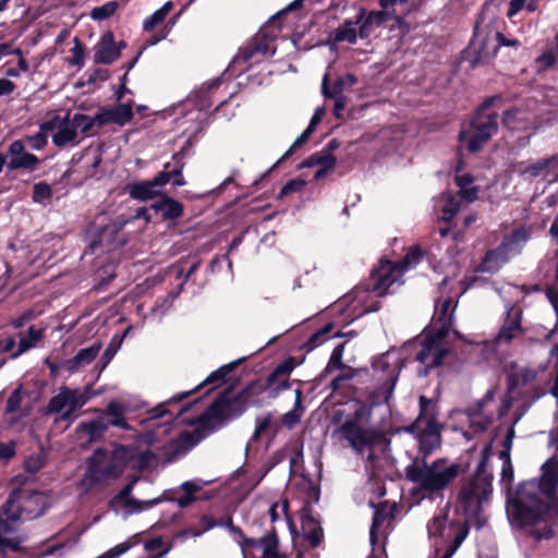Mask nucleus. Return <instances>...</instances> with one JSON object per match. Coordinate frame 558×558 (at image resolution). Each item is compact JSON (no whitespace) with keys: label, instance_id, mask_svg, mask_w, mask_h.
I'll return each mask as SVG.
<instances>
[{"label":"nucleus","instance_id":"nucleus-40","mask_svg":"<svg viewBox=\"0 0 558 558\" xmlns=\"http://www.w3.org/2000/svg\"><path fill=\"white\" fill-rule=\"evenodd\" d=\"M76 134L77 132L72 121L70 123L64 122L59 126L58 131L53 134L52 142L56 146L62 147L65 144L74 141Z\"/></svg>","mask_w":558,"mask_h":558},{"label":"nucleus","instance_id":"nucleus-58","mask_svg":"<svg viewBox=\"0 0 558 558\" xmlns=\"http://www.w3.org/2000/svg\"><path fill=\"white\" fill-rule=\"evenodd\" d=\"M167 16L158 9L143 22V29L151 32L158 24L162 23Z\"/></svg>","mask_w":558,"mask_h":558},{"label":"nucleus","instance_id":"nucleus-13","mask_svg":"<svg viewBox=\"0 0 558 558\" xmlns=\"http://www.w3.org/2000/svg\"><path fill=\"white\" fill-rule=\"evenodd\" d=\"M107 457V449L97 448L95 449L93 456L88 459L87 474L92 485L99 484L106 478L116 480L121 476L123 470L116 462L111 461L110 463L102 466V463Z\"/></svg>","mask_w":558,"mask_h":558},{"label":"nucleus","instance_id":"nucleus-24","mask_svg":"<svg viewBox=\"0 0 558 558\" xmlns=\"http://www.w3.org/2000/svg\"><path fill=\"white\" fill-rule=\"evenodd\" d=\"M328 83V74H325L322 83V93L324 97L343 96L344 90L351 89L357 83V77L352 73H347L338 76L331 87Z\"/></svg>","mask_w":558,"mask_h":558},{"label":"nucleus","instance_id":"nucleus-25","mask_svg":"<svg viewBox=\"0 0 558 558\" xmlns=\"http://www.w3.org/2000/svg\"><path fill=\"white\" fill-rule=\"evenodd\" d=\"M391 14L388 11H369L365 12L362 22L359 27V37L361 39H367L374 32L375 28L383 26L389 21Z\"/></svg>","mask_w":558,"mask_h":558},{"label":"nucleus","instance_id":"nucleus-3","mask_svg":"<svg viewBox=\"0 0 558 558\" xmlns=\"http://www.w3.org/2000/svg\"><path fill=\"white\" fill-rule=\"evenodd\" d=\"M501 95L486 97L474 110L468 123L459 132L458 140L470 154L480 153L485 145L498 133L499 114L489 111L496 102L501 101Z\"/></svg>","mask_w":558,"mask_h":558},{"label":"nucleus","instance_id":"nucleus-51","mask_svg":"<svg viewBox=\"0 0 558 558\" xmlns=\"http://www.w3.org/2000/svg\"><path fill=\"white\" fill-rule=\"evenodd\" d=\"M494 420L493 414H482L480 417L469 420V426L475 434L484 433L492 425Z\"/></svg>","mask_w":558,"mask_h":558},{"label":"nucleus","instance_id":"nucleus-33","mask_svg":"<svg viewBox=\"0 0 558 558\" xmlns=\"http://www.w3.org/2000/svg\"><path fill=\"white\" fill-rule=\"evenodd\" d=\"M105 415L110 417L106 420L109 426L119 427L123 430H130L131 426L124 416V408L117 401H110L105 410Z\"/></svg>","mask_w":558,"mask_h":558},{"label":"nucleus","instance_id":"nucleus-22","mask_svg":"<svg viewBox=\"0 0 558 558\" xmlns=\"http://www.w3.org/2000/svg\"><path fill=\"white\" fill-rule=\"evenodd\" d=\"M119 59V50L116 49L114 35L107 31L95 48L94 62L97 64H112Z\"/></svg>","mask_w":558,"mask_h":558},{"label":"nucleus","instance_id":"nucleus-45","mask_svg":"<svg viewBox=\"0 0 558 558\" xmlns=\"http://www.w3.org/2000/svg\"><path fill=\"white\" fill-rule=\"evenodd\" d=\"M332 329L333 324L329 323L325 325L323 328L315 331L305 343L306 350L312 351L319 347L322 343H324L327 340L328 335L332 331Z\"/></svg>","mask_w":558,"mask_h":558},{"label":"nucleus","instance_id":"nucleus-26","mask_svg":"<svg viewBox=\"0 0 558 558\" xmlns=\"http://www.w3.org/2000/svg\"><path fill=\"white\" fill-rule=\"evenodd\" d=\"M137 478L134 477L131 482H129L116 496H113L109 505L113 506L117 502H122L124 507H131L134 508L137 511H141L143 509V505L145 504L148 507L155 506L160 502V498L151 499L149 501H140L131 496L134 484L136 483Z\"/></svg>","mask_w":558,"mask_h":558},{"label":"nucleus","instance_id":"nucleus-18","mask_svg":"<svg viewBox=\"0 0 558 558\" xmlns=\"http://www.w3.org/2000/svg\"><path fill=\"white\" fill-rule=\"evenodd\" d=\"M191 395H192V391L181 392V393L173 396L169 400L159 403L158 405H156L155 408H153L151 410H149L147 412V415H148L147 420H150V421L159 420V418H162V417L169 415L170 417L167 421V424H171L177 417H179L183 413L187 412L191 409L192 404L197 402V400H194L193 402L183 404L177 414L172 413V411L170 410V405L182 402L183 400L187 399Z\"/></svg>","mask_w":558,"mask_h":558},{"label":"nucleus","instance_id":"nucleus-10","mask_svg":"<svg viewBox=\"0 0 558 558\" xmlns=\"http://www.w3.org/2000/svg\"><path fill=\"white\" fill-rule=\"evenodd\" d=\"M372 366L376 371H383V372L387 371L388 372V377L386 378V380L379 387H377L375 390L369 392V395L367 396V400H366L367 404L369 407L374 408V407L380 405L383 403H388V401L392 397V393H393V390H395V387H396V384H397V380L399 377V371H397L396 367L388 369L389 365H388L386 355H381V356L377 357L373 362Z\"/></svg>","mask_w":558,"mask_h":558},{"label":"nucleus","instance_id":"nucleus-61","mask_svg":"<svg viewBox=\"0 0 558 558\" xmlns=\"http://www.w3.org/2000/svg\"><path fill=\"white\" fill-rule=\"evenodd\" d=\"M5 549H10L13 553H22V539L4 537L0 539V553H4Z\"/></svg>","mask_w":558,"mask_h":558},{"label":"nucleus","instance_id":"nucleus-35","mask_svg":"<svg viewBox=\"0 0 558 558\" xmlns=\"http://www.w3.org/2000/svg\"><path fill=\"white\" fill-rule=\"evenodd\" d=\"M264 392H267V390L263 385V379L260 378L250 381L241 391H239L241 397L245 400L247 407L259 405V397Z\"/></svg>","mask_w":558,"mask_h":558},{"label":"nucleus","instance_id":"nucleus-62","mask_svg":"<svg viewBox=\"0 0 558 558\" xmlns=\"http://www.w3.org/2000/svg\"><path fill=\"white\" fill-rule=\"evenodd\" d=\"M468 532H469V527L464 526L461 531H459L457 533V535L454 536V538L452 541V544L445 551V554L448 557L451 558L452 555L457 551V549L461 546V544L463 543V541L465 539V537L468 535Z\"/></svg>","mask_w":558,"mask_h":558},{"label":"nucleus","instance_id":"nucleus-17","mask_svg":"<svg viewBox=\"0 0 558 558\" xmlns=\"http://www.w3.org/2000/svg\"><path fill=\"white\" fill-rule=\"evenodd\" d=\"M133 117V101L131 100L125 104H119L112 108L100 107L96 113V121L98 126H104L109 123L124 126L132 121Z\"/></svg>","mask_w":558,"mask_h":558},{"label":"nucleus","instance_id":"nucleus-55","mask_svg":"<svg viewBox=\"0 0 558 558\" xmlns=\"http://www.w3.org/2000/svg\"><path fill=\"white\" fill-rule=\"evenodd\" d=\"M172 159H173V161H175V170L172 171V179H173L172 184L175 187L183 186L186 183L185 179L182 174L184 163L182 161V158L178 154H174Z\"/></svg>","mask_w":558,"mask_h":558},{"label":"nucleus","instance_id":"nucleus-23","mask_svg":"<svg viewBox=\"0 0 558 558\" xmlns=\"http://www.w3.org/2000/svg\"><path fill=\"white\" fill-rule=\"evenodd\" d=\"M420 413L416 420L410 425V429H418L420 426H441L438 422L437 402L426 396L418 399Z\"/></svg>","mask_w":558,"mask_h":558},{"label":"nucleus","instance_id":"nucleus-32","mask_svg":"<svg viewBox=\"0 0 558 558\" xmlns=\"http://www.w3.org/2000/svg\"><path fill=\"white\" fill-rule=\"evenodd\" d=\"M101 349L100 342H95L88 348L81 349L73 359L68 361V369L75 371L83 365L90 364L98 355Z\"/></svg>","mask_w":558,"mask_h":558},{"label":"nucleus","instance_id":"nucleus-46","mask_svg":"<svg viewBox=\"0 0 558 558\" xmlns=\"http://www.w3.org/2000/svg\"><path fill=\"white\" fill-rule=\"evenodd\" d=\"M117 1H108L100 7H96L90 11V17L95 21H104L111 17L118 10Z\"/></svg>","mask_w":558,"mask_h":558},{"label":"nucleus","instance_id":"nucleus-44","mask_svg":"<svg viewBox=\"0 0 558 558\" xmlns=\"http://www.w3.org/2000/svg\"><path fill=\"white\" fill-rule=\"evenodd\" d=\"M449 354V350L448 349H444V350H433V351H429L427 354H426V357L424 359L425 361H418L420 363H422L423 365H425V371H424V374L427 375L429 369L434 368V367H438L442 364L445 357Z\"/></svg>","mask_w":558,"mask_h":558},{"label":"nucleus","instance_id":"nucleus-11","mask_svg":"<svg viewBox=\"0 0 558 558\" xmlns=\"http://www.w3.org/2000/svg\"><path fill=\"white\" fill-rule=\"evenodd\" d=\"M339 433L359 453L384 438L380 432L366 429L361 424H355L354 421H344L339 427Z\"/></svg>","mask_w":558,"mask_h":558},{"label":"nucleus","instance_id":"nucleus-36","mask_svg":"<svg viewBox=\"0 0 558 558\" xmlns=\"http://www.w3.org/2000/svg\"><path fill=\"white\" fill-rule=\"evenodd\" d=\"M242 362V360H238L226 365H222L218 369L214 371L202 384L192 389V393L201 389L203 386L214 384L216 387L220 386L226 381L227 375H229L232 371H234L238 365Z\"/></svg>","mask_w":558,"mask_h":558},{"label":"nucleus","instance_id":"nucleus-48","mask_svg":"<svg viewBox=\"0 0 558 558\" xmlns=\"http://www.w3.org/2000/svg\"><path fill=\"white\" fill-rule=\"evenodd\" d=\"M444 350L441 342L434 338L433 332H427L422 341V349L416 354V361H425L426 354L433 350Z\"/></svg>","mask_w":558,"mask_h":558},{"label":"nucleus","instance_id":"nucleus-50","mask_svg":"<svg viewBox=\"0 0 558 558\" xmlns=\"http://www.w3.org/2000/svg\"><path fill=\"white\" fill-rule=\"evenodd\" d=\"M344 351V343L338 344L331 352L330 359L328 361L327 366L324 369L325 373H330L333 369H342L345 368V364L342 362Z\"/></svg>","mask_w":558,"mask_h":558},{"label":"nucleus","instance_id":"nucleus-47","mask_svg":"<svg viewBox=\"0 0 558 558\" xmlns=\"http://www.w3.org/2000/svg\"><path fill=\"white\" fill-rule=\"evenodd\" d=\"M73 44L72 56L66 61L70 65L82 68L85 63V46L78 37H74Z\"/></svg>","mask_w":558,"mask_h":558},{"label":"nucleus","instance_id":"nucleus-4","mask_svg":"<svg viewBox=\"0 0 558 558\" xmlns=\"http://www.w3.org/2000/svg\"><path fill=\"white\" fill-rule=\"evenodd\" d=\"M490 453L492 446L486 445L482 450L481 460L474 475L462 484L458 494V508L468 519L480 517L483 502L488 499L493 492V474L487 471Z\"/></svg>","mask_w":558,"mask_h":558},{"label":"nucleus","instance_id":"nucleus-15","mask_svg":"<svg viewBox=\"0 0 558 558\" xmlns=\"http://www.w3.org/2000/svg\"><path fill=\"white\" fill-rule=\"evenodd\" d=\"M193 421L190 422L191 425ZM193 430H183L179 434V436L171 441H169L168 457L167 461L172 462L178 456L187 452L194 446H196L203 438L206 436V432H211L213 427L209 424V427H203L201 424Z\"/></svg>","mask_w":558,"mask_h":558},{"label":"nucleus","instance_id":"nucleus-9","mask_svg":"<svg viewBox=\"0 0 558 558\" xmlns=\"http://www.w3.org/2000/svg\"><path fill=\"white\" fill-rule=\"evenodd\" d=\"M233 389L234 385H231L220 391L205 412L194 418L192 424H201L203 427H209L210 421L223 423L240 417L248 407L239 392L233 393Z\"/></svg>","mask_w":558,"mask_h":558},{"label":"nucleus","instance_id":"nucleus-64","mask_svg":"<svg viewBox=\"0 0 558 558\" xmlns=\"http://www.w3.org/2000/svg\"><path fill=\"white\" fill-rule=\"evenodd\" d=\"M16 454V441L0 442V460L9 461Z\"/></svg>","mask_w":558,"mask_h":558},{"label":"nucleus","instance_id":"nucleus-31","mask_svg":"<svg viewBox=\"0 0 558 558\" xmlns=\"http://www.w3.org/2000/svg\"><path fill=\"white\" fill-rule=\"evenodd\" d=\"M262 556L260 558H288L279 551V537L275 526H271L264 536H262Z\"/></svg>","mask_w":558,"mask_h":558},{"label":"nucleus","instance_id":"nucleus-28","mask_svg":"<svg viewBox=\"0 0 558 558\" xmlns=\"http://www.w3.org/2000/svg\"><path fill=\"white\" fill-rule=\"evenodd\" d=\"M508 260V254L500 250L499 245L496 248L488 250L483 256L480 265L476 267L478 272L494 274Z\"/></svg>","mask_w":558,"mask_h":558},{"label":"nucleus","instance_id":"nucleus-41","mask_svg":"<svg viewBox=\"0 0 558 558\" xmlns=\"http://www.w3.org/2000/svg\"><path fill=\"white\" fill-rule=\"evenodd\" d=\"M71 396V389L68 387H62L58 395L53 396L47 405V413H61V411L69 407Z\"/></svg>","mask_w":558,"mask_h":558},{"label":"nucleus","instance_id":"nucleus-16","mask_svg":"<svg viewBox=\"0 0 558 558\" xmlns=\"http://www.w3.org/2000/svg\"><path fill=\"white\" fill-rule=\"evenodd\" d=\"M5 155L7 159L9 158L7 163L9 171L25 170L33 172L40 165V159L36 155L26 151L24 142L21 140L13 141L9 145Z\"/></svg>","mask_w":558,"mask_h":558},{"label":"nucleus","instance_id":"nucleus-7","mask_svg":"<svg viewBox=\"0 0 558 558\" xmlns=\"http://www.w3.org/2000/svg\"><path fill=\"white\" fill-rule=\"evenodd\" d=\"M303 1L304 0H294L286 9L271 16L268 21V25L262 28L245 47L240 49L239 53L233 59V63H247L252 61L255 56H267L269 44L276 40L281 31L280 20L286 16L289 11L300 9Z\"/></svg>","mask_w":558,"mask_h":558},{"label":"nucleus","instance_id":"nucleus-27","mask_svg":"<svg viewBox=\"0 0 558 558\" xmlns=\"http://www.w3.org/2000/svg\"><path fill=\"white\" fill-rule=\"evenodd\" d=\"M530 238L531 229L526 227H519L502 239L499 247L508 255L512 252L520 253L522 245L525 244Z\"/></svg>","mask_w":558,"mask_h":558},{"label":"nucleus","instance_id":"nucleus-34","mask_svg":"<svg viewBox=\"0 0 558 558\" xmlns=\"http://www.w3.org/2000/svg\"><path fill=\"white\" fill-rule=\"evenodd\" d=\"M108 428L109 425L105 417H97L87 422H82L77 427L78 432L86 434L92 441L101 439Z\"/></svg>","mask_w":558,"mask_h":558},{"label":"nucleus","instance_id":"nucleus-37","mask_svg":"<svg viewBox=\"0 0 558 558\" xmlns=\"http://www.w3.org/2000/svg\"><path fill=\"white\" fill-rule=\"evenodd\" d=\"M121 229H122V226L119 223H116V222L108 223V225L104 226L97 234V240H94L90 243L92 251H94L96 248V246H98V245L110 246L113 243V241L116 240V238L119 234V232L121 231Z\"/></svg>","mask_w":558,"mask_h":558},{"label":"nucleus","instance_id":"nucleus-20","mask_svg":"<svg viewBox=\"0 0 558 558\" xmlns=\"http://www.w3.org/2000/svg\"><path fill=\"white\" fill-rule=\"evenodd\" d=\"M150 209L159 215L163 221H175L183 216L184 206L181 202L162 193L159 198L150 204Z\"/></svg>","mask_w":558,"mask_h":558},{"label":"nucleus","instance_id":"nucleus-53","mask_svg":"<svg viewBox=\"0 0 558 558\" xmlns=\"http://www.w3.org/2000/svg\"><path fill=\"white\" fill-rule=\"evenodd\" d=\"M359 408L355 409L353 415L348 417L345 421H354L355 424H360L362 421L367 420L372 413V407L366 401L356 400Z\"/></svg>","mask_w":558,"mask_h":558},{"label":"nucleus","instance_id":"nucleus-2","mask_svg":"<svg viewBox=\"0 0 558 558\" xmlns=\"http://www.w3.org/2000/svg\"><path fill=\"white\" fill-rule=\"evenodd\" d=\"M502 24L504 21L499 16V9L494 4V0L485 1L473 28V38L462 52L463 60L469 61L472 69L497 56L498 46L493 44L501 34Z\"/></svg>","mask_w":558,"mask_h":558},{"label":"nucleus","instance_id":"nucleus-1","mask_svg":"<svg viewBox=\"0 0 558 558\" xmlns=\"http://www.w3.org/2000/svg\"><path fill=\"white\" fill-rule=\"evenodd\" d=\"M533 485H519L509 494L506 509L511 525L535 541L550 539L558 527V512L535 496Z\"/></svg>","mask_w":558,"mask_h":558},{"label":"nucleus","instance_id":"nucleus-5","mask_svg":"<svg viewBox=\"0 0 558 558\" xmlns=\"http://www.w3.org/2000/svg\"><path fill=\"white\" fill-rule=\"evenodd\" d=\"M463 471L459 463L447 465L446 459H437L432 464L412 462L405 468V475L423 490L434 494L446 489Z\"/></svg>","mask_w":558,"mask_h":558},{"label":"nucleus","instance_id":"nucleus-8","mask_svg":"<svg viewBox=\"0 0 558 558\" xmlns=\"http://www.w3.org/2000/svg\"><path fill=\"white\" fill-rule=\"evenodd\" d=\"M46 496L37 490L14 489L1 507V511L12 521L34 520L45 513Z\"/></svg>","mask_w":558,"mask_h":558},{"label":"nucleus","instance_id":"nucleus-43","mask_svg":"<svg viewBox=\"0 0 558 558\" xmlns=\"http://www.w3.org/2000/svg\"><path fill=\"white\" fill-rule=\"evenodd\" d=\"M521 332V319L520 317L510 318L506 320L504 326L501 327L498 338L499 340H504L506 342H510L515 338L517 333Z\"/></svg>","mask_w":558,"mask_h":558},{"label":"nucleus","instance_id":"nucleus-14","mask_svg":"<svg viewBox=\"0 0 558 558\" xmlns=\"http://www.w3.org/2000/svg\"><path fill=\"white\" fill-rule=\"evenodd\" d=\"M298 365L295 357L289 356L263 380L269 398H277L282 391L291 388L290 375Z\"/></svg>","mask_w":558,"mask_h":558},{"label":"nucleus","instance_id":"nucleus-29","mask_svg":"<svg viewBox=\"0 0 558 558\" xmlns=\"http://www.w3.org/2000/svg\"><path fill=\"white\" fill-rule=\"evenodd\" d=\"M365 9H361L356 15L355 21L345 20L333 33V40L336 43L348 41L355 44L359 33L355 31V25L360 24L364 17Z\"/></svg>","mask_w":558,"mask_h":558},{"label":"nucleus","instance_id":"nucleus-30","mask_svg":"<svg viewBox=\"0 0 558 558\" xmlns=\"http://www.w3.org/2000/svg\"><path fill=\"white\" fill-rule=\"evenodd\" d=\"M129 194L131 198L137 201H148L155 197H160L162 194L157 190L154 182L151 180L140 181L129 185Z\"/></svg>","mask_w":558,"mask_h":558},{"label":"nucleus","instance_id":"nucleus-63","mask_svg":"<svg viewBox=\"0 0 558 558\" xmlns=\"http://www.w3.org/2000/svg\"><path fill=\"white\" fill-rule=\"evenodd\" d=\"M521 385L526 386L534 383L537 378L538 371L532 367H522L518 371Z\"/></svg>","mask_w":558,"mask_h":558},{"label":"nucleus","instance_id":"nucleus-6","mask_svg":"<svg viewBox=\"0 0 558 558\" xmlns=\"http://www.w3.org/2000/svg\"><path fill=\"white\" fill-rule=\"evenodd\" d=\"M423 255L424 253L418 246H413L398 263L381 258L378 266L372 269L369 278L365 282V291L379 298L385 296L389 293L390 287L400 279L403 271L418 264Z\"/></svg>","mask_w":558,"mask_h":558},{"label":"nucleus","instance_id":"nucleus-56","mask_svg":"<svg viewBox=\"0 0 558 558\" xmlns=\"http://www.w3.org/2000/svg\"><path fill=\"white\" fill-rule=\"evenodd\" d=\"M305 538L311 548L318 547L324 539L323 529L320 526H312L305 534Z\"/></svg>","mask_w":558,"mask_h":558},{"label":"nucleus","instance_id":"nucleus-38","mask_svg":"<svg viewBox=\"0 0 558 558\" xmlns=\"http://www.w3.org/2000/svg\"><path fill=\"white\" fill-rule=\"evenodd\" d=\"M52 128H53L52 123L44 122L40 125L39 132H37L34 135H26V136H24V138L22 141L24 142V144L25 143L28 144L32 149L41 150L46 147V145L48 143V137H47L46 132L49 130H52Z\"/></svg>","mask_w":558,"mask_h":558},{"label":"nucleus","instance_id":"nucleus-54","mask_svg":"<svg viewBox=\"0 0 558 558\" xmlns=\"http://www.w3.org/2000/svg\"><path fill=\"white\" fill-rule=\"evenodd\" d=\"M306 185V181L303 179H293L288 181L281 189L279 197L283 198L292 193L301 192Z\"/></svg>","mask_w":558,"mask_h":558},{"label":"nucleus","instance_id":"nucleus-42","mask_svg":"<svg viewBox=\"0 0 558 558\" xmlns=\"http://www.w3.org/2000/svg\"><path fill=\"white\" fill-rule=\"evenodd\" d=\"M228 529L232 534L239 536V543L243 548H262V537H247L241 527L233 524V519L231 515H228Z\"/></svg>","mask_w":558,"mask_h":558},{"label":"nucleus","instance_id":"nucleus-19","mask_svg":"<svg viewBox=\"0 0 558 558\" xmlns=\"http://www.w3.org/2000/svg\"><path fill=\"white\" fill-rule=\"evenodd\" d=\"M520 485H533L535 488V496L543 501L546 500L550 507H555L558 512V499L556 496L558 480L553 478L550 474H542L539 480H531L521 483Z\"/></svg>","mask_w":558,"mask_h":558},{"label":"nucleus","instance_id":"nucleus-12","mask_svg":"<svg viewBox=\"0 0 558 558\" xmlns=\"http://www.w3.org/2000/svg\"><path fill=\"white\" fill-rule=\"evenodd\" d=\"M441 428L442 426H420L418 429H410V425L407 427V432L414 435L418 444L417 456L412 462H418L425 464L428 456H430L441 445Z\"/></svg>","mask_w":558,"mask_h":558},{"label":"nucleus","instance_id":"nucleus-49","mask_svg":"<svg viewBox=\"0 0 558 558\" xmlns=\"http://www.w3.org/2000/svg\"><path fill=\"white\" fill-rule=\"evenodd\" d=\"M75 130L82 134H88L94 125H97L96 116L90 118L84 113H75L72 118Z\"/></svg>","mask_w":558,"mask_h":558},{"label":"nucleus","instance_id":"nucleus-21","mask_svg":"<svg viewBox=\"0 0 558 558\" xmlns=\"http://www.w3.org/2000/svg\"><path fill=\"white\" fill-rule=\"evenodd\" d=\"M372 506L375 508V511L369 530V542L373 546H376L380 529L385 523L390 522L395 518L396 505L390 506L388 501H383L377 505L372 504Z\"/></svg>","mask_w":558,"mask_h":558},{"label":"nucleus","instance_id":"nucleus-39","mask_svg":"<svg viewBox=\"0 0 558 558\" xmlns=\"http://www.w3.org/2000/svg\"><path fill=\"white\" fill-rule=\"evenodd\" d=\"M43 337L44 331L41 329H36L34 326H31L27 330V337L20 340L19 348L15 352H12L11 357L15 359L32 349Z\"/></svg>","mask_w":558,"mask_h":558},{"label":"nucleus","instance_id":"nucleus-52","mask_svg":"<svg viewBox=\"0 0 558 558\" xmlns=\"http://www.w3.org/2000/svg\"><path fill=\"white\" fill-rule=\"evenodd\" d=\"M52 197V189L46 182L36 183L33 187L32 198L35 203H40Z\"/></svg>","mask_w":558,"mask_h":558},{"label":"nucleus","instance_id":"nucleus-59","mask_svg":"<svg viewBox=\"0 0 558 558\" xmlns=\"http://www.w3.org/2000/svg\"><path fill=\"white\" fill-rule=\"evenodd\" d=\"M22 403V395L20 388L15 389L7 399L5 412L15 413L20 410Z\"/></svg>","mask_w":558,"mask_h":558},{"label":"nucleus","instance_id":"nucleus-60","mask_svg":"<svg viewBox=\"0 0 558 558\" xmlns=\"http://www.w3.org/2000/svg\"><path fill=\"white\" fill-rule=\"evenodd\" d=\"M69 399V408L75 411L77 408L87 403L89 396L86 392H78V390L71 389V396Z\"/></svg>","mask_w":558,"mask_h":558},{"label":"nucleus","instance_id":"nucleus-57","mask_svg":"<svg viewBox=\"0 0 558 558\" xmlns=\"http://www.w3.org/2000/svg\"><path fill=\"white\" fill-rule=\"evenodd\" d=\"M45 466V459L41 456H29L24 461L26 472L35 474Z\"/></svg>","mask_w":558,"mask_h":558}]
</instances>
